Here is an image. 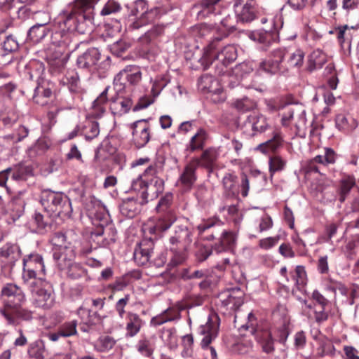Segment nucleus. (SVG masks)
Wrapping results in <instances>:
<instances>
[{
  "label": "nucleus",
  "instance_id": "nucleus-10",
  "mask_svg": "<svg viewBox=\"0 0 359 359\" xmlns=\"http://www.w3.org/2000/svg\"><path fill=\"white\" fill-rule=\"evenodd\" d=\"M133 142L137 148H142L149 141L150 126L145 119L138 120L130 125Z\"/></svg>",
  "mask_w": 359,
  "mask_h": 359
},
{
  "label": "nucleus",
  "instance_id": "nucleus-64",
  "mask_svg": "<svg viewBox=\"0 0 359 359\" xmlns=\"http://www.w3.org/2000/svg\"><path fill=\"white\" fill-rule=\"evenodd\" d=\"M212 32V29L206 24H201L194 28V32L201 37L209 36Z\"/></svg>",
  "mask_w": 359,
  "mask_h": 359
},
{
  "label": "nucleus",
  "instance_id": "nucleus-42",
  "mask_svg": "<svg viewBox=\"0 0 359 359\" xmlns=\"http://www.w3.org/2000/svg\"><path fill=\"white\" fill-rule=\"evenodd\" d=\"M52 243L55 246L53 255L57 252L58 254L64 252L67 253V249H73L71 246L66 244V236L62 233H57L52 238Z\"/></svg>",
  "mask_w": 359,
  "mask_h": 359
},
{
  "label": "nucleus",
  "instance_id": "nucleus-18",
  "mask_svg": "<svg viewBox=\"0 0 359 359\" xmlns=\"http://www.w3.org/2000/svg\"><path fill=\"white\" fill-rule=\"evenodd\" d=\"M237 232L234 231H224L220 237L219 243L215 245L214 250L219 253L226 250H233L237 242Z\"/></svg>",
  "mask_w": 359,
  "mask_h": 359
},
{
  "label": "nucleus",
  "instance_id": "nucleus-62",
  "mask_svg": "<svg viewBox=\"0 0 359 359\" xmlns=\"http://www.w3.org/2000/svg\"><path fill=\"white\" fill-rule=\"evenodd\" d=\"M299 300L302 304V313L309 318H313V311L316 309L313 308L312 304L308 303L305 299H299Z\"/></svg>",
  "mask_w": 359,
  "mask_h": 359
},
{
  "label": "nucleus",
  "instance_id": "nucleus-29",
  "mask_svg": "<svg viewBox=\"0 0 359 359\" xmlns=\"http://www.w3.org/2000/svg\"><path fill=\"white\" fill-rule=\"evenodd\" d=\"M133 107V101L128 97H118L112 101L110 109L114 115L122 116Z\"/></svg>",
  "mask_w": 359,
  "mask_h": 359
},
{
  "label": "nucleus",
  "instance_id": "nucleus-34",
  "mask_svg": "<svg viewBox=\"0 0 359 359\" xmlns=\"http://www.w3.org/2000/svg\"><path fill=\"white\" fill-rule=\"evenodd\" d=\"M327 62L326 55L320 50H313L309 57L308 68L310 71L321 68Z\"/></svg>",
  "mask_w": 359,
  "mask_h": 359
},
{
  "label": "nucleus",
  "instance_id": "nucleus-54",
  "mask_svg": "<svg viewBox=\"0 0 359 359\" xmlns=\"http://www.w3.org/2000/svg\"><path fill=\"white\" fill-rule=\"evenodd\" d=\"M76 326L77 323L76 320L64 323L59 327L60 335L63 337H68L76 334Z\"/></svg>",
  "mask_w": 359,
  "mask_h": 359
},
{
  "label": "nucleus",
  "instance_id": "nucleus-59",
  "mask_svg": "<svg viewBox=\"0 0 359 359\" xmlns=\"http://www.w3.org/2000/svg\"><path fill=\"white\" fill-rule=\"evenodd\" d=\"M279 238V236H275L261 239L259 243V246L263 250H268L277 245Z\"/></svg>",
  "mask_w": 359,
  "mask_h": 359
},
{
  "label": "nucleus",
  "instance_id": "nucleus-47",
  "mask_svg": "<svg viewBox=\"0 0 359 359\" xmlns=\"http://www.w3.org/2000/svg\"><path fill=\"white\" fill-rule=\"evenodd\" d=\"M45 346L43 341L36 340L30 344L28 355L34 359H44Z\"/></svg>",
  "mask_w": 359,
  "mask_h": 359
},
{
  "label": "nucleus",
  "instance_id": "nucleus-31",
  "mask_svg": "<svg viewBox=\"0 0 359 359\" xmlns=\"http://www.w3.org/2000/svg\"><path fill=\"white\" fill-rule=\"evenodd\" d=\"M208 139V133L203 128H199L197 133L191 138L187 146V150L193 152L203 149L205 141Z\"/></svg>",
  "mask_w": 359,
  "mask_h": 359
},
{
  "label": "nucleus",
  "instance_id": "nucleus-55",
  "mask_svg": "<svg viewBox=\"0 0 359 359\" xmlns=\"http://www.w3.org/2000/svg\"><path fill=\"white\" fill-rule=\"evenodd\" d=\"M13 318V323H8L10 325H15L18 323V319L28 320L32 318V313L28 310L22 309L21 306L15 310H13L12 316Z\"/></svg>",
  "mask_w": 359,
  "mask_h": 359
},
{
  "label": "nucleus",
  "instance_id": "nucleus-51",
  "mask_svg": "<svg viewBox=\"0 0 359 359\" xmlns=\"http://www.w3.org/2000/svg\"><path fill=\"white\" fill-rule=\"evenodd\" d=\"M127 8L130 15L136 16L140 15V16H142L146 13L148 6L145 0H137L130 6H127Z\"/></svg>",
  "mask_w": 359,
  "mask_h": 359
},
{
  "label": "nucleus",
  "instance_id": "nucleus-43",
  "mask_svg": "<svg viewBox=\"0 0 359 359\" xmlns=\"http://www.w3.org/2000/svg\"><path fill=\"white\" fill-rule=\"evenodd\" d=\"M294 111H298V112L294 113L292 124L299 130L306 124V109L303 105L296 104H294Z\"/></svg>",
  "mask_w": 359,
  "mask_h": 359
},
{
  "label": "nucleus",
  "instance_id": "nucleus-56",
  "mask_svg": "<svg viewBox=\"0 0 359 359\" xmlns=\"http://www.w3.org/2000/svg\"><path fill=\"white\" fill-rule=\"evenodd\" d=\"M2 296L4 297H7V299H11V297L17 294L18 299H21L22 297V291L20 288H19L15 285L8 284L5 287H3L1 290Z\"/></svg>",
  "mask_w": 359,
  "mask_h": 359
},
{
  "label": "nucleus",
  "instance_id": "nucleus-19",
  "mask_svg": "<svg viewBox=\"0 0 359 359\" xmlns=\"http://www.w3.org/2000/svg\"><path fill=\"white\" fill-rule=\"evenodd\" d=\"M126 335L128 337L136 336L140 331L144 322L140 316L133 312H128L126 317Z\"/></svg>",
  "mask_w": 359,
  "mask_h": 359
},
{
  "label": "nucleus",
  "instance_id": "nucleus-44",
  "mask_svg": "<svg viewBox=\"0 0 359 359\" xmlns=\"http://www.w3.org/2000/svg\"><path fill=\"white\" fill-rule=\"evenodd\" d=\"M219 156L218 151L215 149L210 148L203 151L200 159L201 164L207 168H211L216 161Z\"/></svg>",
  "mask_w": 359,
  "mask_h": 359
},
{
  "label": "nucleus",
  "instance_id": "nucleus-11",
  "mask_svg": "<svg viewBox=\"0 0 359 359\" xmlns=\"http://www.w3.org/2000/svg\"><path fill=\"white\" fill-rule=\"evenodd\" d=\"M244 292L239 287L231 288L220 296V301L222 306L226 311H235L243 304Z\"/></svg>",
  "mask_w": 359,
  "mask_h": 359
},
{
  "label": "nucleus",
  "instance_id": "nucleus-53",
  "mask_svg": "<svg viewBox=\"0 0 359 359\" xmlns=\"http://www.w3.org/2000/svg\"><path fill=\"white\" fill-rule=\"evenodd\" d=\"M233 105L238 111L242 112L250 111L256 107L255 102L247 97L236 100Z\"/></svg>",
  "mask_w": 359,
  "mask_h": 359
},
{
  "label": "nucleus",
  "instance_id": "nucleus-32",
  "mask_svg": "<svg viewBox=\"0 0 359 359\" xmlns=\"http://www.w3.org/2000/svg\"><path fill=\"white\" fill-rule=\"evenodd\" d=\"M337 128L344 132H348L355 128L358 123L354 118L350 115L338 114L335 118Z\"/></svg>",
  "mask_w": 359,
  "mask_h": 359
},
{
  "label": "nucleus",
  "instance_id": "nucleus-12",
  "mask_svg": "<svg viewBox=\"0 0 359 359\" xmlns=\"http://www.w3.org/2000/svg\"><path fill=\"white\" fill-rule=\"evenodd\" d=\"M218 327L219 325L217 322H213L212 319L210 318H208L205 325H201L198 327V334L203 337L201 342V346L203 348H208L212 340L217 337Z\"/></svg>",
  "mask_w": 359,
  "mask_h": 359
},
{
  "label": "nucleus",
  "instance_id": "nucleus-2",
  "mask_svg": "<svg viewBox=\"0 0 359 359\" xmlns=\"http://www.w3.org/2000/svg\"><path fill=\"white\" fill-rule=\"evenodd\" d=\"M41 205L47 212L60 216L71 209V203L66 196L60 192L45 191L41 198Z\"/></svg>",
  "mask_w": 359,
  "mask_h": 359
},
{
  "label": "nucleus",
  "instance_id": "nucleus-33",
  "mask_svg": "<svg viewBox=\"0 0 359 359\" xmlns=\"http://www.w3.org/2000/svg\"><path fill=\"white\" fill-rule=\"evenodd\" d=\"M158 14V9L156 8L147 9L146 13H144L142 16H140L135 21H134L131 25L130 27L133 29H139L149 23L152 22L155 18H156Z\"/></svg>",
  "mask_w": 359,
  "mask_h": 359
},
{
  "label": "nucleus",
  "instance_id": "nucleus-22",
  "mask_svg": "<svg viewBox=\"0 0 359 359\" xmlns=\"http://www.w3.org/2000/svg\"><path fill=\"white\" fill-rule=\"evenodd\" d=\"M109 86H107L99 96L93 101L90 116L94 118H100L106 111L108 102L107 93Z\"/></svg>",
  "mask_w": 359,
  "mask_h": 359
},
{
  "label": "nucleus",
  "instance_id": "nucleus-8",
  "mask_svg": "<svg viewBox=\"0 0 359 359\" xmlns=\"http://www.w3.org/2000/svg\"><path fill=\"white\" fill-rule=\"evenodd\" d=\"M142 80L140 67L136 65H127L114 79V86L117 90L125 88L126 82L130 85H137Z\"/></svg>",
  "mask_w": 359,
  "mask_h": 359
},
{
  "label": "nucleus",
  "instance_id": "nucleus-9",
  "mask_svg": "<svg viewBox=\"0 0 359 359\" xmlns=\"http://www.w3.org/2000/svg\"><path fill=\"white\" fill-rule=\"evenodd\" d=\"M173 196L171 193H167L162 197L158 203L156 208L157 212L159 214V219L163 224H172L174 222H184V218H177L172 208Z\"/></svg>",
  "mask_w": 359,
  "mask_h": 359
},
{
  "label": "nucleus",
  "instance_id": "nucleus-46",
  "mask_svg": "<svg viewBox=\"0 0 359 359\" xmlns=\"http://www.w3.org/2000/svg\"><path fill=\"white\" fill-rule=\"evenodd\" d=\"M137 351L146 357L152 355L155 348V344L152 339L144 338L137 344Z\"/></svg>",
  "mask_w": 359,
  "mask_h": 359
},
{
  "label": "nucleus",
  "instance_id": "nucleus-23",
  "mask_svg": "<svg viewBox=\"0 0 359 359\" xmlns=\"http://www.w3.org/2000/svg\"><path fill=\"white\" fill-rule=\"evenodd\" d=\"M165 83H163L161 81H155L151 88V93L153 97L149 96H143L139 99L138 102L134 106L133 110L138 111L147 108L150 104L154 102L155 98L159 95L161 91L165 88Z\"/></svg>",
  "mask_w": 359,
  "mask_h": 359
},
{
  "label": "nucleus",
  "instance_id": "nucleus-45",
  "mask_svg": "<svg viewBox=\"0 0 359 359\" xmlns=\"http://www.w3.org/2000/svg\"><path fill=\"white\" fill-rule=\"evenodd\" d=\"M290 276L298 289L306 284V273L304 266H297L295 269L290 272Z\"/></svg>",
  "mask_w": 359,
  "mask_h": 359
},
{
  "label": "nucleus",
  "instance_id": "nucleus-61",
  "mask_svg": "<svg viewBox=\"0 0 359 359\" xmlns=\"http://www.w3.org/2000/svg\"><path fill=\"white\" fill-rule=\"evenodd\" d=\"M130 301V294H127L124 297L118 300L115 304V310L118 313L120 318H123L125 313V307Z\"/></svg>",
  "mask_w": 359,
  "mask_h": 359
},
{
  "label": "nucleus",
  "instance_id": "nucleus-49",
  "mask_svg": "<svg viewBox=\"0 0 359 359\" xmlns=\"http://www.w3.org/2000/svg\"><path fill=\"white\" fill-rule=\"evenodd\" d=\"M164 159L158 158L144 170V175L152 177L161 175L164 171Z\"/></svg>",
  "mask_w": 359,
  "mask_h": 359
},
{
  "label": "nucleus",
  "instance_id": "nucleus-24",
  "mask_svg": "<svg viewBox=\"0 0 359 359\" xmlns=\"http://www.w3.org/2000/svg\"><path fill=\"white\" fill-rule=\"evenodd\" d=\"M256 5V0H246L241 11H236L238 20L243 22H250L253 21L257 18Z\"/></svg>",
  "mask_w": 359,
  "mask_h": 359
},
{
  "label": "nucleus",
  "instance_id": "nucleus-27",
  "mask_svg": "<svg viewBox=\"0 0 359 359\" xmlns=\"http://www.w3.org/2000/svg\"><path fill=\"white\" fill-rule=\"evenodd\" d=\"M170 258L168 264L169 269H172L182 264L187 259V248L184 247L172 246L170 248Z\"/></svg>",
  "mask_w": 359,
  "mask_h": 359
},
{
  "label": "nucleus",
  "instance_id": "nucleus-41",
  "mask_svg": "<svg viewBox=\"0 0 359 359\" xmlns=\"http://www.w3.org/2000/svg\"><path fill=\"white\" fill-rule=\"evenodd\" d=\"M304 52L302 50L297 49L288 54L287 60L285 61L287 71L292 67L299 68L302 66L304 60Z\"/></svg>",
  "mask_w": 359,
  "mask_h": 359
},
{
  "label": "nucleus",
  "instance_id": "nucleus-5",
  "mask_svg": "<svg viewBox=\"0 0 359 359\" xmlns=\"http://www.w3.org/2000/svg\"><path fill=\"white\" fill-rule=\"evenodd\" d=\"M286 54L285 48L273 50L269 59L259 63V69L271 75L287 72V67L285 60Z\"/></svg>",
  "mask_w": 359,
  "mask_h": 359
},
{
  "label": "nucleus",
  "instance_id": "nucleus-40",
  "mask_svg": "<svg viewBox=\"0 0 359 359\" xmlns=\"http://www.w3.org/2000/svg\"><path fill=\"white\" fill-rule=\"evenodd\" d=\"M294 112H297L294 111V104H285L282 106L279 116L281 117L280 123L283 127H289L292 124Z\"/></svg>",
  "mask_w": 359,
  "mask_h": 359
},
{
  "label": "nucleus",
  "instance_id": "nucleus-58",
  "mask_svg": "<svg viewBox=\"0 0 359 359\" xmlns=\"http://www.w3.org/2000/svg\"><path fill=\"white\" fill-rule=\"evenodd\" d=\"M50 147V141L45 138H42L36 141L32 150H33L36 154L41 155L44 154Z\"/></svg>",
  "mask_w": 359,
  "mask_h": 359
},
{
  "label": "nucleus",
  "instance_id": "nucleus-3",
  "mask_svg": "<svg viewBox=\"0 0 359 359\" xmlns=\"http://www.w3.org/2000/svg\"><path fill=\"white\" fill-rule=\"evenodd\" d=\"M39 283L32 284L31 286L32 302L38 308L43 309H50L55 303L53 290L49 283L39 278Z\"/></svg>",
  "mask_w": 359,
  "mask_h": 359
},
{
  "label": "nucleus",
  "instance_id": "nucleus-39",
  "mask_svg": "<svg viewBox=\"0 0 359 359\" xmlns=\"http://www.w3.org/2000/svg\"><path fill=\"white\" fill-rule=\"evenodd\" d=\"M82 134L88 141L97 137L100 133V127L98 122L95 121L87 120L82 128Z\"/></svg>",
  "mask_w": 359,
  "mask_h": 359
},
{
  "label": "nucleus",
  "instance_id": "nucleus-4",
  "mask_svg": "<svg viewBox=\"0 0 359 359\" xmlns=\"http://www.w3.org/2000/svg\"><path fill=\"white\" fill-rule=\"evenodd\" d=\"M74 257V249H67L66 254L55 252L53 255L59 269L62 271L67 270L68 276L73 279H78L85 276L86 271L79 264L73 262Z\"/></svg>",
  "mask_w": 359,
  "mask_h": 359
},
{
  "label": "nucleus",
  "instance_id": "nucleus-52",
  "mask_svg": "<svg viewBox=\"0 0 359 359\" xmlns=\"http://www.w3.org/2000/svg\"><path fill=\"white\" fill-rule=\"evenodd\" d=\"M121 10V4L115 0H108L100 11L101 16H107L116 14Z\"/></svg>",
  "mask_w": 359,
  "mask_h": 359
},
{
  "label": "nucleus",
  "instance_id": "nucleus-28",
  "mask_svg": "<svg viewBox=\"0 0 359 359\" xmlns=\"http://www.w3.org/2000/svg\"><path fill=\"white\" fill-rule=\"evenodd\" d=\"M180 318V311L175 308H169L164 313L151 318V324L155 327L169 321L178 320Z\"/></svg>",
  "mask_w": 359,
  "mask_h": 359
},
{
  "label": "nucleus",
  "instance_id": "nucleus-6",
  "mask_svg": "<svg viewBox=\"0 0 359 359\" xmlns=\"http://www.w3.org/2000/svg\"><path fill=\"white\" fill-rule=\"evenodd\" d=\"M40 273H45V266L41 255H30L27 259H23L22 279L25 283L32 280L30 285L37 284L40 280L36 276Z\"/></svg>",
  "mask_w": 359,
  "mask_h": 359
},
{
  "label": "nucleus",
  "instance_id": "nucleus-21",
  "mask_svg": "<svg viewBox=\"0 0 359 359\" xmlns=\"http://www.w3.org/2000/svg\"><path fill=\"white\" fill-rule=\"evenodd\" d=\"M351 31V29L348 25H344L336 27L334 31L330 32V33L337 35V40L341 48L348 53L351 52L353 38Z\"/></svg>",
  "mask_w": 359,
  "mask_h": 359
},
{
  "label": "nucleus",
  "instance_id": "nucleus-25",
  "mask_svg": "<svg viewBox=\"0 0 359 359\" xmlns=\"http://www.w3.org/2000/svg\"><path fill=\"white\" fill-rule=\"evenodd\" d=\"M247 122L252 128L253 135L262 133L269 127L267 118L259 114H250L248 117Z\"/></svg>",
  "mask_w": 359,
  "mask_h": 359
},
{
  "label": "nucleus",
  "instance_id": "nucleus-16",
  "mask_svg": "<svg viewBox=\"0 0 359 359\" xmlns=\"http://www.w3.org/2000/svg\"><path fill=\"white\" fill-rule=\"evenodd\" d=\"M100 59V53L96 48L88 49L77 58V65L79 68L91 69H95Z\"/></svg>",
  "mask_w": 359,
  "mask_h": 359
},
{
  "label": "nucleus",
  "instance_id": "nucleus-20",
  "mask_svg": "<svg viewBox=\"0 0 359 359\" xmlns=\"http://www.w3.org/2000/svg\"><path fill=\"white\" fill-rule=\"evenodd\" d=\"M17 297V294L11 297V299H4V307L1 310V315L4 317L7 323H13V318L11 317L13 310H15L20 307L22 304L25 301V296L22 292V299Z\"/></svg>",
  "mask_w": 359,
  "mask_h": 359
},
{
  "label": "nucleus",
  "instance_id": "nucleus-50",
  "mask_svg": "<svg viewBox=\"0 0 359 359\" xmlns=\"http://www.w3.org/2000/svg\"><path fill=\"white\" fill-rule=\"evenodd\" d=\"M18 48V42L11 36H8L1 43L0 47V55L4 56L16 50Z\"/></svg>",
  "mask_w": 359,
  "mask_h": 359
},
{
  "label": "nucleus",
  "instance_id": "nucleus-7",
  "mask_svg": "<svg viewBox=\"0 0 359 359\" xmlns=\"http://www.w3.org/2000/svg\"><path fill=\"white\" fill-rule=\"evenodd\" d=\"M324 151V154L317 155L308 161L305 168L307 175L314 172L325 175L327 167L335 163L337 158L335 151L329 147L325 148Z\"/></svg>",
  "mask_w": 359,
  "mask_h": 359
},
{
  "label": "nucleus",
  "instance_id": "nucleus-15",
  "mask_svg": "<svg viewBox=\"0 0 359 359\" xmlns=\"http://www.w3.org/2000/svg\"><path fill=\"white\" fill-rule=\"evenodd\" d=\"M200 164V159L194 158L185 166L180 177V182L184 188L189 189L195 183L196 180L195 172Z\"/></svg>",
  "mask_w": 359,
  "mask_h": 359
},
{
  "label": "nucleus",
  "instance_id": "nucleus-30",
  "mask_svg": "<svg viewBox=\"0 0 359 359\" xmlns=\"http://www.w3.org/2000/svg\"><path fill=\"white\" fill-rule=\"evenodd\" d=\"M283 139L278 133H274L271 139L266 142L259 144L256 150L262 154H268L276 151L282 144Z\"/></svg>",
  "mask_w": 359,
  "mask_h": 359
},
{
  "label": "nucleus",
  "instance_id": "nucleus-13",
  "mask_svg": "<svg viewBox=\"0 0 359 359\" xmlns=\"http://www.w3.org/2000/svg\"><path fill=\"white\" fill-rule=\"evenodd\" d=\"M41 15L43 17V21L33 25L27 33L28 39L33 43L40 42L50 32V29L48 26L50 21V16L45 13H42Z\"/></svg>",
  "mask_w": 359,
  "mask_h": 359
},
{
  "label": "nucleus",
  "instance_id": "nucleus-17",
  "mask_svg": "<svg viewBox=\"0 0 359 359\" xmlns=\"http://www.w3.org/2000/svg\"><path fill=\"white\" fill-rule=\"evenodd\" d=\"M191 231L187 226H176L175 235L170 237V241L172 245L177 244V247H184L187 249V246L191 243Z\"/></svg>",
  "mask_w": 359,
  "mask_h": 359
},
{
  "label": "nucleus",
  "instance_id": "nucleus-14",
  "mask_svg": "<svg viewBox=\"0 0 359 359\" xmlns=\"http://www.w3.org/2000/svg\"><path fill=\"white\" fill-rule=\"evenodd\" d=\"M101 0H74L73 8L80 16L89 22H92L94 18L95 6Z\"/></svg>",
  "mask_w": 359,
  "mask_h": 359
},
{
  "label": "nucleus",
  "instance_id": "nucleus-37",
  "mask_svg": "<svg viewBox=\"0 0 359 359\" xmlns=\"http://www.w3.org/2000/svg\"><path fill=\"white\" fill-rule=\"evenodd\" d=\"M0 255L13 262L20 257V250L17 245L6 243L0 248Z\"/></svg>",
  "mask_w": 359,
  "mask_h": 359
},
{
  "label": "nucleus",
  "instance_id": "nucleus-63",
  "mask_svg": "<svg viewBox=\"0 0 359 359\" xmlns=\"http://www.w3.org/2000/svg\"><path fill=\"white\" fill-rule=\"evenodd\" d=\"M262 348L267 353H271L274 349L273 340L271 338V334L269 332L265 333L264 338L262 341Z\"/></svg>",
  "mask_w": 359,
  "mask_h": 359
},
{
  "label": "nucleus",
  "instance_id": "nucleus-26",
  "mask_svg": "<svg viewBox=\"0 0 359 359\" xmlns=\"http://www.w3.org/2000/svg\"><path fill=\"white\" fill-rule=\"evenodd\" d=\"M224 193L228 197H236L239 190L238 185V177L232 173H226L222 179Z\"/></svg>",
  "mask_w": 359,
  "mask_h": 359
},
{
  "label": "nucleus",
  "instance_id": "nucleus-1",
  "mask_svg": "<svg viewBox=\"0 0 359 359\" xmlns=\"http://www.w3.org/2000/svg\"><path fill=\"white\" fill-rule=\"evenodd\" d=\"M219 40L212 41L204 50L199 62L205 68H208L214 60L221 62L224 67L228 66L237 57L236 48L232 45H227L222 48L219 47Z\"/></svg>",
  "mask_w": 359,
  "mask_h": 359
},
{
  "label": "nucleus",
  "instance_id": "nucleus-57",
  "mask_svg": "<svg viewBox=\"0 0 359 359\" xmlns=\"http://www.w3.org/2000/svg\"><path fill=\"white\" fill-rule=\"evenodd\" d=\"M255 40L264 44H269L273 39L272 31L260 30L253 34Z\"/></svg>",
  "mask_w": 359,
  "mask_h": 359
},
{
  "label": "nucleus",
  "instance_id": "nucleus-60",
  "mask_svg": "<svg viewBox=\"0 0 359 359\" xmlns=\"http://www.w3.org/2000/svg\"><path fill=\"white\" fill-rule=\"evenodd\" d=\"M154 189V192L158 195L164 190V180L160 176H155L150 180V189Z\"/></svg>",
  "mask_w": 359,
  "mask_h": 359
},
{
  "label": "nucleus",
  "instance_id": "nucleus-36",
  "mask_svg": "<svg viewBox=\"0 0 359 359\" xmlns=\"http://www.w3.org/2000/svg\"><path fill=\"white\" fill-rule=\"evenodd\" d=\"M144 245L140 244L134 250L133 258L135 262L140 266L145 265L148 263L151 250L149 248H144Z\"/></svg>",
  "mask_w": 359,
  "mask_h": 359
},
{
  "label": "nucleus",
  "instance_id": "nucleus-48",
  "mask_svg": "<svg viewBox=\"0 0 359 359\" xmlns=\"http://www.w3.org/2000/svg\"><path fill=\"white\" fill-rule=\"evenodd\" d=\"M286 165V161L281 156L274 155L269 157V167L271 177H273V174L276 172L282 171Z\"/></svg>",
  "mask_w": 359,
  "mask_h": 359
},
{
  "label": "nucleus",
  "instance_id": "nucleus-38",
  "mask_svg": "<svg viewBox=\"0 0 359 359\" xmlns=\"http://www.w3.org/2000/svg\"><path fill=\"white\" fill-rule=\"evenodd\" d=\"M61 82L63 85L67 86L71 92L76 93L79 89V77L77 72L74 70L68 71L62 79Z\"/></svg>",
  "mask_w": 359,
  "mask_h": 359
},
{
  "label": "nucleus",
  "instance_id": "nucleus-35",
  "mask_svg": "<svg viewBox=\"0 0 359 359\" xmlns=\"http://www.w3.org/2000/svg\"><path fill=\"white\" fill-rule=\"evenodd\" d=\"M355 185V179L353 176L347 175L341 179L339 191V201L341 203H343L346 200L350 191Z\"/></svg>",
  "mask_w": 359,
  "mask_h": 359
}]
</instances>
